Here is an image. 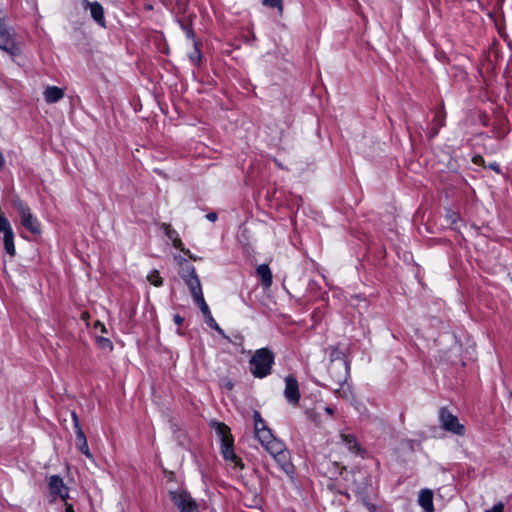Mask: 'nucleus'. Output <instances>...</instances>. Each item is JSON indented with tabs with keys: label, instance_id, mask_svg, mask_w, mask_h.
<instances>
[{
	"label": "nucleus",
	"instance_id": "f257e3e1",
	"mask_svg": "<svg viewBox=\"0 0 512 512\" xmlns=\"http://www.w3.org/2000/svg\"><path fill=\"white\" fill-rule=\"evenodd\" d=\"M213 427L215 428L216 434L221 442V452L224 459L233 462L235 466L241 465V468H243L241 459L234 453V440L231 435L230 428L226 424L220 422H213Z\"/></svg>",
	"mask_w": 512,
	"mask_h": 512
},
{
	"label": "nucleus",
	"instance_id": "f03ea898",
	"mask_svg": "<svg viewBox=\"0 0 512 512\" xmlns=\"http://www.w3.org/2000/svg\"><path fill=\"white\" fill-rule=\"evenodd\" d=\"M249 363L251 373L257 378H264L271 373L274 354L268 348L258 349Z\"/></svg>",
	"mask_w": 512,
	"mask_h": 512
},
{
	"label": "nucleus",
	"instance_id": "7ed1b4c3",
	"mask_svg": "<svg viewBox=\"0 0 512 512\" xmlns=\"http://www.w3.org/2000/svg\"><path fill=\"white\" fill-rule=\"evenodd\" d=\"M13 206L19 213L21 224L33 234H40L41 227L38 219L31 213L30 208L21 199L13 200Z\"/></svg>",
	"mask_w": 512,
	"mask_h": 512
},
{
	"label": "nucleus",
	"instance_id": "20e7f679",
	"mask_svg": "<svg viewBox=\"0 0 512 512\" xmlns=\"http://www.w3.org/2000/svg\"><path fill=\"white\" fill-rule=\"evenodd\" d=\"M0 49L16 56L21 53V49L15 40L14 30L7 26L4 19L0 16Z\"/></svg>",
	"mask_w": 512,
	"mask_h": 512
},
{
	"label": "nucleus",
	"instance_id": "39448f33",
	"mask_svg": "<svg viewBox=\"0 0 512 512\" xmlns=\"http://www.w3.org/2000/svg\"><path fill=\"white\" fill-rule=\"evenodd\" d=\"M438 419L440 427L445 431L458 436H463L465 434V426L459 422L457 416L452 414L448 408L441 407L439 409Z\"/></svg>",
	"mask_w": 512,
	"mask_h": 512
},
{
	"label": "nucleus",
	"instance_id": "423d86ee",
	"mask_svg": "<svg viewBox=\"0 0 512 512\" xmlns=\"http://www.w3.org/2000/svg\"><path fill=\"white\" fill-rule=\"evenodd\" d=\"M170 499L179 512H199V505L192 496L184 490L171 491Z\"/></svg>",
	"mask_w": 512,
	"mask_h": 512
},
{
	"label": "nucleus",
	"instance_id": "0eeeda50",
	"mask_svg": "<svg viewBox=\"0 0 512 512\" xmlns=\"http://www.w3.org/2000/svg\"><path fill=\"white\" fill-rule=\"evenodd\" d=\"M180 276L188 286L193 298L203 293L201 283L194 266L190 264L183 265Z\"/></svg>",
	"mask_w": 512,
	"mask_h": 512
},
{
	"label": "nucleus",
	"instance_id": "6e6552de",
	"mask_svg": "<svg viewBox=\"0 0 512 512\" xmlns=\"http://www.w3.org/2000/svg\"><path fill=\"white\" fill-rule=\"evenodd\" d=\"M268 453L273 456L283 471L286 473L291 471L292 464L289 460V453L282 441H274L271 444L270 451H268Z\"/></svg>",
	"mask_w": 512,
	"mask_h": 512
},
{
	"label": "nucleus",
	"instance_id": "1a4fd4ad",
	"mask_svg": "<svg viewBox=\"0 0 512 512\" xmlns=\"http://www.w3.org/2000/svg\"><path fill=\"white\" fill-rule=\"evenodd\" d=\"M71 417H72L75 434H76V446L81 453H83L88 458H91L92 455L89 451L87 439H86L84 431L81 428L80 421H79V418H78L76 412L72 411Z\"/></svg>",
	"mask_w": 512,
	"mask_h": 512
},
{
	"label": "nucleus",
	"instance_id": "9d476101",
	"mask_svg": "<svg viewBox=\"0 0 512 512\" xmlns=\"http://www.w3.org/2000/svg\"><path fill=\"white\" fill-rule=\"evenodd\" d=\"M349 362H337L330 364L328 372L331 378L339 385L346 384L349 377Z\"/></svg>",
	"mask_w": 512,
	"mask_h": 512
},
{
	"label": "nucleus",
	"instance_id": "9b49d317",
	"mask_svg": "<svg viewBox=\"0 0 512 512\" xmlns=\"http://www.w3.org/2000/svg\"><path fill=\"white\" fill-rule=\"evenodd\" d=\"M82 7L84 10H89L91 18L101 27H106V20L104 16V8L100 2L89 0H82Z\"/></svg>",
	"mask_w": 512,
	"mask_h": 512
},
{
	"label": "nucleus",
	"instance_id": "f8f14e48",
	"mask_svg": "<svg viewBox=\"0 0 512 512\" xmlns=\"http://www.w3.org/2000/svg\"><path fill=\"white\" fill-rule=\"evenodd\" d=\"M284 396L287 399V401L291 404H297L300 400L298 381L292 375H288L285 378Z\"/></svg>",
	"mask_w": 512,
	"mask_h": 512
},
{
	"label": "nucleus",
	"instance_id": "ddd939ff",
	"mask_svg": "<svg viewBox=\"0 0 512 512\" xmlns=\"http://www.w3.org/2000/svg\"><path fill=\"white\" fill-rule=\"evenodd\" d=\"M49 491L52 495L58 496L63 501L69 498L68 488L59 475H52L48 481Z\"/></svg>",
	"mask_w": 512,
	"mask_h": 512
},
{
	"label": "nucleus",
	"instance_id": "4468645a",
	"mask_svg": "<svg viewBox=\"0 0 512 512\" xmlns=\"http://www.w3.org/2000/svg\"><path fill=\"white\" fill-rule=\"evenodd\" d=\"M161 227L176 249L184 252L190 259L196 260V257L191 254L190 250H185L182 240L179 238L178 232L172 229L170 224L163 223Z\"/></svg>",
	"mask_w": 512,
	"mask_h": 512
},
{
	"label": "nucleus",
	"instance_id": "2eb2a0df",
	"mask_svg": "<svg viewBox=\"0 0 512 512\" xmlns=\"http://www.w3.org/2000/svg\"><path fill=\"white\" fill-rule=\"evenodd\" d=\"M186 35L192 41L193 51L188 54L189 60L196 66L200 65L202 54L200 51V43L195 39L194 31L191 29L186 30Z\"/></svg>",
	"mask_w": 512,
	"mask_h": 512
},
{
	"label": "nucleus",
	"instance_id": "dca6fc26",
	"mask_svg": "<svg viewBox=\"0 0 512 512\" xmlns=\"http://www.w3.org/2000/svg\"><path fill=\"white\" fill-rule=\"evenodd\" d=\"M255 435L267 452L270 451V446L274 441H279L273 436L269 428H260L258 431H255Z\"/></svg>",
	"mask_w": 512,
	"mask_h": 512
},
{
	"label": "nucleus",
	"instance_id": "f3484780",
	"mask_svg": "<svg viewBox=\"0 0 512 512\" xmlns=\"http://www.w3.org/2000/svg\"><path fill=\"white\" fill-rule=\"evenodd\" d=\"M341 441L345 444V446L348 448V450L355 454L359 455L362 453V448L357 441V438L353 434H346V433H340Z\"/></svg>",
	"mask_w": 512,
	"mask_h": 512
},
{
	"label": "nucleus",
	"instance_id": "a211bd4d",
	"mask_svg": "<svg viewBox=\"0 0 512 512\" xmlns=\"http://www.w3.org/2000/svg\"><path fill=\"white\" fill-rule=\"evenodd\" d=\"M418 503L424 511L433 512V492L430 489H422L419 492Z\"/></svg>",
	"mask_w": 512,
	"mask_h": 512
},
{
	"label": "nucleus",
	"instance_id": "6ab92c4d",
	"mask_svg": "<svg viewBox=\"0 0 512 512\" xmlns=\"http://www.w3.org/2000/svg\"><path fill=\"white\" fill-rule=\"evenodd\" d=\"M64 97V92L57 86H48L44 91V99L47 103H56Z\"/></svg>",
	"mask_w": 512,
	"mask_h": 512
},
{
	"label": "nucleus",
	"instance_id": "aec40b11",
	"mask_svg": "<svg viewBox=\"0 0 512 512\" xmlns=\"http://www.w3.org/2000/svg\"><path fill=\"white\" fill-rule=\"evenodd\" d=\"M257 275L261 279L264 287L268 288L272 284V273L268 265L262 264L257 267Z\"/></svg>",
	"mask_w": 512,
	"mask_h": 512
},
{
	"label": "nucleus",
	"instance_id": "412c9836",
	"mask_svg": "<svg viewBox=\"0 0 512 512\" xmlns=\"http://www.w3.org/2000/svg\"><path fill=\"white\" fill-rule=\"evenodd\" d=\"M348 362L344 352L338 347L330 348V364H334L337 362Z\"/></svg>",
	"mask_w": 512,
	"mask_h": 512
},
{
	"label": "nucleus",
	"instance_id": "4be33fe9",
	"mask_svg": "<svg viewBox=\"0 0 512 512\" xmlns=\"http://www.w3.org/2000/svg\"><path fill=\"white\" fill-rule=\"evenodd\" d=\"M193 299H194L195 303L199 306V309L204 314L205 318L208 319L209 315H212V314L210 312V309H209L207 303L205 302L203 293L199 294L198 296L194 297Z\"/></svg>",
	"mask_w": 512,
	"mask_h": 512
},
{
	"label": "nucleus",
	"instance_id": "5701e85b",
	"mask_svg": "<svg viewBox=\"0 0 512 512\" xmlns=\"http://www.w3.org/2000/svg\"><path fill=\"white\" fill-rule=\"evenodd\" d=\"M206 323L208 326H210L212 329L217 331L223 338L228 339V336L225 334L224 330L217 324L215 319L212 315H209V318L206 319Z\"/></svg>",
	"mask_w": 512,
	"mask_h": 512
},
{
	"label": "nucleus",
	"instance_id": "b1692460",
	"mask_svg": "<svg viewBox=\"0 0 512 512\" xmlns=\"http://www.w3.org/2000/svg\"><path fill=\"white\" fill-rule=\"evenodd\" d=\"M147 279L148 281L156 286V287H159L163 284V280L161 278V276L159 275V272L157 270H154L152 271L148 276H147Z\"/></svg>",
	"mask_w": 512,
	"mask_h": 512
},
{
	"label": "nucleus",
	"instance_id": "393cba45",
	"mask_svg": "<svg viewBox=\"0 0 512 512\" xmlns=\"http://www.w3.org/2000/svg\"><path fill=\"white\" fill-rule=\"evenodd\" d=\"M335 394L338 397L349 399L352 395L351 389L349 386H346L345 384L340 385L338 389H335Z\"/></svg>",
	"mask_w": 512,
	"mask_h": 512
},
{
	"label": "nucleus",
	"instance_id": "a878e982",
	"mask_svg": "<svg viewBox=\"0 0 512 512\" xmlns=\"http://www.w3.org/2000/svg\"><path fill=\"white\" fill-rule=\"evenodd\" d=\"M264 6L270 8H276L280 13L283 11V2L282 0H261Z\"/></svg>",
	"mask_w": 512,
	"mask_h": 512
},
{
	"label": "nucleus",
	"instance_id": "bb28decb",
	"mask_svg": "<svg viewBox=\"0 0 512 512\" xmlns=\"http://www.w3.org/2000/svg\"><path fill=\"white\" fill-rule=\"evenodd\" d=\"M253 419H254V430L258 431L259 424H263V418L261 417V414L259 411L255 410L253 413Z\"/></svg>",
	"mask_w": 512,
	"mask_h": 512
},
{
	"label": "nucleus",
	"instance_id": "cd10ccee",
	"mask_svg": "<svg viewBox=\"0 0 512 512\" xmlns=\"http://www.w3.org/2000/svg\"><path fill=\"white\" fill-rule=\"evenodd\" d=\"M98 342H99L101 348H103V349L108 348L111 350L113 348L112 342L108 338L99 337Z\"/></svg>",
	"mask_w": 512,
	"mask_h": 512
},
{
	"label": "nucleus",
	"instance_id": "c85d7f7f",
	"mask_svg": "<svg viewBox=\"0 0 512 512\" xmlns=\"http://www.w3.org/2000/svg\"><path fill=\"white\" fill-rule=\"evenodd\" d=\"M307 413V416L310 420H312L313 422H315L316 424H319L320 423V420H319V415L318 413H316L314 410H309L306 412Z\"/></svg>",
	"mask_w": 512,
	"mask_h": 512
},
{
	"label": "nucleus",
	"instance_id": "c756f323",
	"mask_svg": "<svg viewBox=\"0 0 512 512\" xmlns=\"http://www.w3.org/2000/svg\"><path fill=\"white\" fill-rule=\"evenodd\" d=\"M485 512H504V504L499 502L496 505H494L491 509H488Z\"/></svg>",
	"mask_w": 512,
	"mask_h": 512
},
{
	"label": "nucleus",
	"instance_id": "7c9ffc66",
	"mask_svg": "<svg viewBox=\"0 0 512 512\" xmlns=\"http://www.w3.org/2000/svg\"><path fill=\"white\" fill-rule=\"evenodd\" d=\"M227 340H228L229 342H231V343L235 344V345H239V344H241V343H242V341H243V336H242V335H240V334H236V335H234V339H230V338L228 337V339H227Z\"/></svg>",
	"mask_w": 512,
	"mask_h": 512
},
{
	"label": "nucleus",
	"instance_id": "2f4dec72",
	"mask_svg": "<svg viewBox=\"0 0 512 512\" xmlns=\"http://www.w3.org/2000/svg\"><path fill=\"white\" fill-rule=\"evenodd\" d=\"M173 320H174L175 324L178 326H181L184 322V318L181 317L179 314H175L173 317Z\"/></svg>",
	"mask_w": 512,
	"mask_h": 512
},
{
	"label": "nucleus",
	"instance_id": "473e14b6",
	"mask_svg": "<svg viewBox=\"0 0 512 512\" xmlns=\"http://www.w3.org/2000/svg\"><path fill=\"white\" fill-rule=\"evenodd\" d=\"M206 218L209 220V221H216L217 220V214L215 212H211V213H208L206 215Z\"/></svg>",
	"mask_w": 512,
	"mask_h": 512
},
{
	"label": "nucleus",
	"instance_id": "72a5a7b5",
	"mask_svg": "<svg viewBox=\"0 0 512 512\" xmlns=\"http://www.w3.org/2000/svg\"><path fill=\"white\" fill-rule=\"evenodd\" d=\"M95 328H100L101 332L103 333L107 332L105 325L99 321L96 322Z\"/></svg>",
	"mask_w": 512,
	"mask_h": 512
},
{
	"label": "nucleus",
	"instance_id": "f704fd0d",
	"mask_svg": "<svg viewBox=\"0 0 512 512\" xmlns=\"http://www.w3.org/2000/svg\"><path fill=\"white\" fill-rule=\"evenodd\" d=\"M65 502V512H74V508L72 504L68 503L67 500Z\"/></svg>",
	"mask_w": 512,
	"mask_h": 512
},
{
	"label": "nucleus",
	"instance_id": "c9c22d12",
	"mask_svg": "<svg viewBox=\"0 0 512 512\" xmlns=\"http://www.w3.org/2000/svg\"><path fill=\"white\" fill-rule=\"evenodd\" d=\"M489 168L496 171V172H500V168H499V165L497 163H492L489 165Z\"/></svg>",
	"mask_w": 512,
	"mask_h": 512
},
{
	"label": "nucleus",
	"instance_id": "e433bc0d",
	"mask_svg": "<svg viewBox=\"0 0 512 512\" xmlns=\"http://www.w3.org/2000/svg\"><path fill=\"white\" fill-rule=\"evenodd\" d=\"M4 164H5L4 157H3L2 153L0 152V169L4 166Z\"/></svg>",
	"mask_w": 512,
	"mask_h": 512
},
{
	"label": "nucleus",
	"instance_id": "4c0bfd02",
	"mask_svg": "<svg viewBox=\"0 0 512 512\" xmlns=\"http://www.w3.org/2000/svg\"><path fill=\"white\" fill-rule=\"evenodd\" d=\"M324 410L326 411V413H328L329 415H332L334 413V410L331 408V407H325Z\"/></svg>",
	"mask_w": 512,
	"mask_h": 512
},
{
	"label": "nucleus",
	"instance_id": "58836bf2",
	"mask_svg": "<svg viewBox=\"0 0 512 512\" xmlns=\"http://www.w3.org/2000/svg\"><path fill=\"white\" fill-rule=\"evenodd\" d=\"M482 157L481 156H477V157H474L473 161L474 163L478 164L480 161H482Z\"/></svg>",
	"mask_w": 512,
	"mask_h": 512
},
{
	"label": "nucleus",
	"instance_id": "ea45409f",
	"mask_svg": "<svg viewBox=\"0 0 512 512\" xmlns=\"http://www.w3.org/2000/svg\"><path fill=\"white\" fill-rule=\"evenodd\" d=\"M259 428L267 429L268 427L265 424V421L263 420V424H259Z\"/></svg>",
	"mask_w": 512,
	"mask_h": 512
},
{
	"label": "nucleus",
	"instance_id": "a19ab883",
	"mask_svg": "<svg viewBox=\"0 0 512 512\" xmlns=\"http://www.w3.org/2000/svg\"><path fill=\"white\" fill-rule=\"evenodd\" d=\"M375 509L374 505H369V510L372 512Z\"/></svg>",
	"mask_w": 512,
	"mask_h": 512
}]
</instances>
